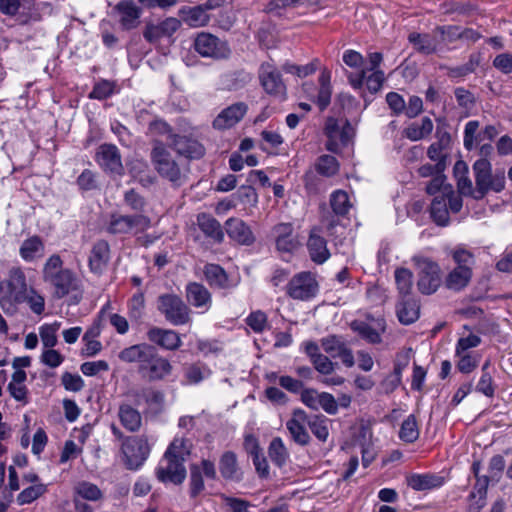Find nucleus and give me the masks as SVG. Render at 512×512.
I'll return each instance as SVG.
<instances>
[{
	"label": "nucleus",
	"mask_w": 512,
	"mask_h": 512,
	"mask_svg": "<svg viewBox=\"0 0 512 512\" xmlns=\"http://www.w3.org/2000/svg\"><path fill=\"white\" fill-rule=\"evenodd\" d=\"M43 280L52 289L53 296L58 299L81 289V280L72 270L63 268V261L56 254L46 261L43 267Z\"/></svg>",
	"instance_id": "obj_1"
},
{
	"label": "nucleus",
	"mask_w": 512,
	"mask_h": 512,
	"mask_svg": "<svg viewBox=\"0 0 512 512\" xmlns=\"http://www.w3.org/2000/svg\"><path fill=\"white\" fill-rule=\"evenodd\" d=\"M27 290L24 272L20 268H12L8 277L0 281V307L4 313L15 314L18 305L26 301Z\"/></svg>",
	"instance_id": "obj_2"
},
{
	"label": "nucleus",
	"mask_w": 512,
	"mask_h": 512,
	"mask_svg": "<svg viewBox=\"0 0 512 512\" xmlns=\"http://www.w3.org/2000/svg\"><path fill=\"white\" fill-rule=\"evenodd\" d=\"M151 162L161 177L177 186L183 183L185 176L179 162L160 139L153 140Z\"/></svg>",
	"instance_id": "obj_3"
},
{
	"label": "nucleus",
	"mask_w": 512,
	"mask_h": 512,
	"mask_svg": "<svg viewBox=\"0 0 512 512\" xmlns=\"http://www.w3.org/2000/svg\"><path fill=\"white\" fill-rule=\"evenodd\" d=\"M473 172L476 183V194L474 199H482L489 191L501 192L505 188L504 170H497L492 174L491 163L480 158L473 164Z\"/></svg>",
	"instance_id": "obj_4"
},
{
	"label": "nucleus",
	"mask_w": 512,
	"mask_h": 512,
	"mask_svg": "<svg viewBox=\"0 0 512 512\" xmlns=\"http://www.w3.org/2000/svg\"><path fill=\"white\" fill-rule=\"evenodd\" d=\"M412 262L419 269L417 287L422 294L431 295L441 283L439 265L428 257L416 255Z\"/></svg>",
	"instance_id": "obj_5"
},
{
	"label": "nucleus",
	"mask_w": 512,
	"mask_h": 512,
	"mask_svg": "<svg viewBox=\"0 0 512 512\" xmlns=\"http://www.w3.org/2000/svg\"><path fill=\"white\" fill-rule=\"evenodd\" d=\"M324 132L327 137L325 144L328 151L337 153L341 147L346 146L353 136V128L346 119L328 117Z\"/></svg>",
	"instance_id": "obj_6"
},
{
	"label": "nucleus",
	"mask_w": 512,
	"mask_h": 512,
	"mask_svg": "<svg viewBox=\"0 0 512 512\" xmlns=\"http://www.w3.org/2000/svg\"><path fill=\"white\" fill-rule=\"evenodd\" d=\"M318 282L311 272L295 274L286 285V294L294 300L308 301L316 296Z\"/></svg>",
	"instance_id": "obj_7"
},
{
	"label": "nucleus",
	"mask_w": 512,
	"mask_h": 512,
	"mask_svg": "<svg viewBox=\"0 0 512 512\" xmlns=\"http://www.w3.org/2000/svg\"><path fill=\"white\" fill-rule=\"evenodd\" d=\"M158 309L173 325H184L191 320L190 308L175 294L161 295L159 297Z\"/></svg>",
	"instance_id": "obj_8"
},
{
	"label": "nucleus",
	"mask_w": 512,
	"mask_h": 512,
	"mask_svg": "<svg viewBox=\"0 0 512 512\" xmlns=\"http://www.w3.org/2000/svg\"><path fill=\"white\" fill-rule=\"evenodd\" d=\"M95 160L98 165L111 175H124V166L119 149L113 144H102L97 148Z\"/></svg>",
	"instance_id": "obj_9"
},
{
	"label": "nucleus",
	"mask_w": 512,
	"mask_h": 512,
	"mask_svg": "<svg viewBox=\"0 0 512 512\" xmlns=\"http://www.w3.org/2000/svg\"><path fill=\"white\" fill-rule=\"evenodd\" d=\"M195 50L203 57L224 58L229 54L225 42L210 33L201 32L194 41Z\"/></svg>",
	"instance_id": "obj_10"
},
{
	"label": "nucleus",
	"mask_w": 512,
	"mask_h": 512,
	"mask_svg": "<svg viewBox=\"0 0 512 512\" xmlns=\"http://www.w3.org/2000/svg\"><path fill=\"white\" fill-rule=\"evenodd\" d=\"M259 79L264 90L275 96L283 97L286 93V86L281 78L280 72L271 63H263L259 69Z\"/></svg>",
	"instance_id": "obj_11"
},
{
	"label": "nucleus",
	"mask_w": 512,
	"mask_h": 512,
	"mask_svg": "<svg viewBox=\"0 0 512 512\" xmlns=\"http://www.w3.org/2000/svg\"><path fill=\"white\" fill-rule=\"evenodd\" d=\"M156 475L162 482L169 481L174 484H180L186 478L184 462L178 459L166 458L164 455L157 468Z\"/></svg>",
	"instance_id": "obj_12"
},
{
	"label": "nucleus",
	"mask_w": 512,
	"mask_h": 512,
	"mask_svg": "<svg viewBox=\"0 0 512 512\" xmlns=\"http://www.w3.org/2000/svg\"><path fill=\"white\" fill-rule=\"evenodd\" d=\"M306 425H308V415L302 409H295L292 417L286 422V428L292 439L301 446H306L310 442Z\"/></svg>",
	"instance_id": "obj_13"
},
{
	"label": "nucleus",
	"mask_w": 512,
	"mask_h": 512,
	"mask_svg": "<svg viewBox=\"0 0 512 512\" xmlns=\"http://www.w3.org/2000/svg\"><path fill=\"white\" fill-rule=\"evenodd\" d=\"M168 145L179 155L188 158H200L204 155V147L197 140L185 135L169 134Z\"/></svg>",
	"instance_id": "obj_14"
},
{
	"label": "nucleus",
	"mask_w": 512,
	"mask_h": 512,
	"mask_svg": "<svg viewBox=\"0 0 512 512\" xmlns=\"http://www.w3.org/2000/svg\"><path fill=\"white\" fill-rule=\"evenodd\" d=\"M272 234L276 248L280 252L291 253L299 246L291 223H279L273 227Z\"/></svg>",
	"instance_id": "obj_15"
},
{
	"label": "nucleus",
	"mask_w": 512,
	"mask_h": 512,
	"mask_svg": "<svg viewBox=\"0 0 512 512\" xmlns=\"http://www.w3.org/2000/svg\"><path fill=\"white\" fill-rule=\"evenodd\" d=\"M479 122L472 120L466 123L464 129V146L467 150H471L475 143H480L485 140L492 141L497 135L498 130L493 125H488L477 134Z\"/></svg>",
	"instance_id": "obj_16"
},
{
	"label": "nucleus",
	"mask_w": 512,
	"mask_h": 512,
	"mask_svg": "<svg viewBox=\"0 0 512 512\" xmlns=\"http://www.w3.org/2000/svg\"><path fill=\"white\" fill-rule=\"evenodd\" d=\"M186 300L193 307L206 312L212 305V296L209 290L201 283L190 282L185 288Z\"/></svg>",
	"instance_id": "obj_17"
},
{
	"label": "nucleus",
	"mask_w": 512,
	"mask_h": 512,
	"mask_svg": "<svg viewBox=\"0 0 512 512\" xmlns=\"http://www.w3.org/2000/svg\"><path fill=\"white\" fill-rule=\"evenodd\" d=\"M307 248L311 259L318 264H322L330 257L326 240L321 236V228L314 227L310 231Z\"/></svg>",
	"instance_id": "obj_18"
},
{
	"label": "nucleus",
	"mask_w": 512,
	"mask_h": 512,
	"mask_svg": "<svg viewBox=\"0 0 512 512\" xmlns=\"http://www.w3.org/2000/svg\"><path fill=\"white\" fill-rule=\"evenodd\" d=\"M180 26V20L174 17H169L157 25L148 24L143 36L148 42L152 43L162 37L172 36Z\"/></svg>",
	"instance_id": "obj_19"
},
{
	"label": "nucleus",
	"mask_w": 512,
	"mask_h": 512,
	"mask_svg": "<svg viewBox=\"0 0 512 512\" xmlns=\"http://www.w3.org/2000/svg\"><path fill=\"white\" fill-rule=\"evenodd\" d=\"M225 230L228 236L242 245H251L255 237L251 228L239 218H229L225 222Z\"/></svg>",
	"instance_id": "obj_20"
},
{
	"label": "nucleus",
	"mask_w": 512,
	"mask_h": 512,
	"mask_svg": "<svg viewBox=\"0 0 512 512\" xmlns=\"http://www.w3.org/2000/svg\"><path fill=\"white\" fill-rule=\"evenodd\" d=\"M139 370L143 377L159 380L171 373L172 366L167 359L154 353L145 365L139 367Z\"/></svg>",
	"instance_id": "obj_21"
},
{
	"label": "nucleus",
	"mask_w": 512,
	"mask_h": 512,
	"mask_svg": "<svg viewBox=\"0 0 512 512\" xmlns=\"http://www.w3.org/2000/svg\"><path fill=\"white\" fill-rule=\"evenodd\" d=\"M247 111L244 103H236L224 109L213 121L216 129H228L238 123Z\"/></svg>",
	"instance_id": "obj_22"
},
{
	"label": "nucleus",
	"mask_w": 512,
	"mask_h": 512,
	"mask_svg": "<svg viewBox=\"0 0 512 512\" xmlns=\"http://www.w3.org/2000/svg\"><path fill=\"white\" fill-rule=\"evenodd\" d=\"M489 477L478 478L467 498V512H480L486 505Z\"/></svg>",
	"instance_id": "obj_23"
},
{
	"label": "nucleus",
	"mask_w": 512,
	"mask_h": 512,
	"mask_svg": "<svg viewBox=\"0 0 512 512\" xmlns=\"http://www.w3.org/2000/svg\"><path fill=\"white\" fill-rule=\"evenodd\" d=\"M396 314L400 323L410 325L419 318L420 305L414 297H401L396 306Z\"/></svg>",
	"instance_id": "obj_24"
},
{
	"label": "nucleus",
	"mask_w": 512,
	"mask_h": 512,
	"mask_svg": "<svg viewBox=\"0 0 512 512\" xmlns=\"http://www.w3.org/2000/svg\"><path fill=\"white\" fill-rule=\"evenodd\" d=\"M110 258V249L106 241L96 242L89 256V267L92 272L100 274L106 268Z\"/></svg>",
	"instance_id": "obj_25"
},
{
	"label": "nucleus",
	"mask_w": 512,
	"mask_h": 512,
	"mask_svg": "<svg viewBox=\"0 0 512 512\" xmlns=\"http://www.w3.org/2000/svg\"><path fill=\"white\" fill-rule=\"evenodd\" d=\"M444 482V477L432 473L412 474L407 478L408 486L416 491L439 488Z\"/></svg>",
	"instance_id": "obj_26"
},
{
	"label": "nucleus",
	"mask_w": 512,
	"mask_h": 512,
	"mask_svg": "<svg viewBox=\"0 0 512 512\" xmlns=\"http://www.w3.org/2000/svg\"><path fill=\"white\" fill-rule=\"evenodd\" d=\"M148 337L167 350H176L182 344L179 334L173 330L153 328L148 332Z\"/></svg>",
	"instance_id": "obj_27"
},
{
	"label": "nucleus",
	"mask_w": 512,
	"mask_h": 512,
	"mask_svg": "<svg viewBox=\"0 0 512 512\" xmlns=\"http://www.w3.org/2000/svg\"><path fill=\"white\" fill-rule=\"evenodd\" d=\"M179 15L188 26L194 28L203 27L210 21V16L203 5L182 7Z\"/></svg>",
	"instance_id": "obj_28"
},
{
	"label": "nucleus",
	"mask_w": 512,
	"mask_h": 512,
	"mask_svg": "<svg viewBox=\"0 0 512 512\" xmlns=\"http://www.w3.org/2000/svg\"><path fill=\"white\" fill-rule=\"evenodd\" d=\"M472 278V268L455 267L445 278V286L452 291H461Z\"/></svg>",
	"instance_id": "obj_29"
},
{
	"label": "nucleus",
	"mask_w": 512,
	"mask_h": 512,
	"mask_svg": "<svg viewBox=\"0 0 512 512\" xmlns=\"http://www.w3.org/2000/svg\"><path fill=\"white\" fill-rule=\"evenodd\" d=\"M206 281L210 286L219 289H228L233 285L230 284L225 270L216 264H207L204 268Z\"/></svg>",
	"instance_id": "obj_30"
},
{
	"label": "nucleus",
	"mask_w": 512,
	"mask_h": 512,
	"mask_svg": "<svg viewBox=\"0 0 512 512\" xmlns=\"http://www.w3.org/2000/svg\"><path fill=\"white\" fill-rule=\"evenodd\" d=\"M383 60V56L380 52H373L369 54V68H362L358 73L348 74V81L354 89H360L366 78L368 71L374 72L380 70L379 66Z\"/></svg>",
	"instance_id": "obj_31"
},
{
	"label": "nucleus",
	"mask_w": 512,
	"mask_h": 512,
	"mask_svg": "<svg viewBox=\"0 0 512 512\" xmlns=\"http://www.w3.org/2000/svg\"><path fill=\"white\" fill-rule=\"evenodd\" d=\"M197 224L201 231L208 237L216 242H221L224 238V233L220 223L208 214H200L197 217Z\"/></svg>",
	"instance_id": "obj_32"
},
{
	"label": "nucleus",
	"mask_w": 512,
	"mask_h": 512,
	"mask_svg": "<svg viewBox=\"0 0 512 512\" xmlns=\"http://www.w3.org/2000/svg\"><path fill=\"white\" fill-rule=\"evenodd\" d=\"M150 446L146 437L141 436L133 440L132 454L130 455V469L139 468L148 458Z\"/></svg>",
	"instance_id": "obj_33"
},
{
	"label": "nucleus",
	"mask_w": 512,
	"mask_h": 512,
	"mask_svg": "<svg viewBox=\"0 0 512 512\" xmlns=\"http://www.w3.org/2000/svg\"><path fill=\"white\" fill-rule=\"evenodd\" d=\"M331 73L328 70H323L319 76V89L316 96V104L320 110H325L331 101L332 88L330 84Z\"/></svg>",
	"instance_id": "obj_34"
},
{
	"label": "nucleus",
	"mask_w": 512,
	"mask_h": 512,
	"mask_svg": "<svg viewBox=\"0 0 512 512\" xmlns=\"http://www.w3.org/2000/svg\"><path fill=\"white\" fill-rule=\"evenodd\" d=\"M455 176L457 177V189L460 194L474 198L476 189H473L472 181L468 177V167L463 161H458L454 166Z\"/></svg>",
	"instance_id": "obj_35"
},
{
	"label": "nucleus",
	"mask_w": 512,
	"mask_h": 512,
	"mask_svg": "<svg viewBox=\"0 0 512 512\" xmlns=\"http://www.w3.org/2000/svg\"><path fill=\"white\" fill-rule=\"evenodd\" d=\"M409 42L420 53L432 54L436 52L438 43L436 39L430 34L410 33L408 36Z\"/></svg>",
	"instance_id": "obj_36"
},
{
	"label": "nucleus",
	"mask_w": 512,
	"mask_h": 512,
	"mask_svg": "<svg viewBox=\"0 0 512 512\" xmlns=\"http://www.w3.org/2000/svg\"><path fill=\"white\" fill-rule=\"evenodd\" d=\"M430 214L434 222L439 226H446L449 223V210L447 208V202L443 195H437L434 197L431 207Z\"/></svg>",
	"instance_id": "obj_37"
},
{
	"label": "nucleus",
	"mask_w": 512,
	"mask_h": 512,
	"mask_svg": "<svg viewBox=\"0 0 512 512\" xmlns=\"http://www.w3.org/2000/svg\"><path fill=\"white\" fill-rule=\"evenodd\" d=\"M399 298L412 297L413 273L407 268H397L394 273Z\"/></svg>",
	"instance_id": "obj_38"
},
{
	"label": "nucleus",
	"mask_w": 512,
	"mask_h": 512,
	"mask_svg": "<svg viewBox=\"0 0 512 512\" xmlns=\"http://www.w3.org/2000/svg\"><path fill=\"white\" fill-rule=\"evenodd\" d=\"M43 252L44 244L38 236L26 239L20 247V255L25 261H32L37 257H41Z\"/></svg>",
	"instance_id": "obj_39"
},
{
	"label": "nucleus",
	"mask_w": 512,
	"mask_h": 512,
	"mask_svg": "<svg viewBox=\"0 0 512 512\" xmlns=\"http://www.w3.org/2000/svg\"><path fill=\"white\" fill-rule=\"evenodd\" d=\"M482 56L480 53H473L469 56L467 63L456 67H445L450 78H461L473 73L480 65Z\"/></svg>",
	"instance_id": "obj_40"
},
{
	"label": "nucleus",
	"mask_w": 512,
	"mask_h": 512,
	"mask_svg": "<svg viewBox=\"0 0 512 512\" xmlns=\"http://www.w3.org/2000/svg\"><path fill=\"white\" fill-rule=\"evenodd\" d=\"M191 444L184 438H174L165 451L166 458L178 459L185 462L190 455Z\"/></svg>",
	"instance_id": "obj_41"
},
{
	"label": "nucleus",
	"mask_w": 512,
	"mask_h": 512,
	"mask_svg": "<svg viewBox=\"0 0 512 512\" xmlns=\"http://www.w3.org/2000/svg\"><path fill=\"white\" fill-rule=\"evenodd\" d=\"M433 130V123L430 118L424 117L420 124H412L405 130V135L412 141L420 140L428 136Z\"/></svg>",
	"instance_id": "obj_42"
},
{
	"label": "nucleus",
	"mask_w": 512,
	"mask_h": 512,
	"mask_svg": "<svg viewBox=\"0 0 512 512\" xmlns=\"http://www.w3.org/2000/svg\"><path fill=\"white\" fill-rule=\"evenodd\" d=\"M268 453L272 462L279 467L283 466L289 457L287 448L279 437H276L271 441Z\"/></svg>",
	"instance_id": "obj_43"
},
{
	"label": "nucleus",
	"mask_w": 512,
	"mask_h": 512,
	"mask_svg": "<svg viewBox=\"0 0 512 512\" xmlns=\"http://www.w3.org/2000/svg\"><path fill=\"white\" fill-rule=\"evenodd\" d=\"M328 419L323 415L308 416V426L317 439L325 442L329 436Z\"/></svg>",
	"instance_id": "obj_44"
},
{
	"label": "nucleus",
	"mask_w": 512,
	"mask_h": 512,
	"mask_svg": "<svg viewBox=\"0 0 512 512\" xmlns=\"http://www.w3.org/2000/svg\"><path fill=\"white\" fill-rule=\"evenodd\" d=\"M316 171L325 177H332L339 171V163L334 156L322 155L315 164Z\"/></svg>",
	"instance_id": "obj_45"
},
{
	"label": "nucleus",
	"mask_w": 512,
	"mask_h": 512,
	"mask_svg": "<svg viewBox=\"0 0 512 512\" xmlns=\"http://www.w3.org/2000/svg\"><path fill=\"white\" fill-rule=\"evenodd\" d=\"M399 437L407 443L415 442L419 437V428L414 415H409L402 423Z\"/></svg>",
	"instance_id": "obj_46"
},
{
	"label": "nucleus",
	"mask_w": 512,
	"mask_h": 512,
	"mask_svg": "<svg viewBox=\"0 0 512 512\" xmlns=\"http://www.w3.org/2000/svg\"><path fill=\"white\" fill-rule=\"evenodd\" d=\"M350 326L354 332L358 333L369 343L377 344L381 342L380 333L371 327L368 323L363 321H353Z\"/></svg>",
	"instance_id": "obj_47"
},
{
	"label": "nucleus",
	"mask_w": 512,
	"mask_h": 512,
	"mask_svg": "<svg viewBox=\"0 0 512 512\" xmlns=\"http://www.w3.org/2000/svg\"><path fill=\"white\" fill-rule=\"evenodd\" d=\"M61 327V323L55 321L51 324H44L39 328V335L42 341V344L45 348H53L56 346L57 340V332Z\"/></svg>",
	"instance_id": "obj_48"
},
{
	"label": "nucleus",
	"mask_w": 512,
	"mask_h": 512,
	"mask_svg": "<svg viewBox=\"0 0 512 512\" xmlns=\"http://www.w3.org/2000/svg\"><path fill=\"white\" fill-rule=\"evenodd\" d=\"M210 370L201 364H191L185 368L184 377L188 384H198L210 375Z\"/></svg>",
	"instance_id": "obj_49"
},
{
	"label": "nucleus",
	"mask_w": 512,
	"mask_h": 512,
	"mask_svg": "<svg viewBox=\"0 0 512 512\" xmlns=\"http://www.w3.org/2000/svg\"><path fill=\"white\" fill-rule=\"evenodd\" d=\"M321 346L327 354L335 358L346 346V341L342 336L328 335L321 339Z\"/></svg>",
	"instance_id": "obj_50"
},
{
	"label": "nucleus",
	"mask_w": 512,
	"mask_h": 512,
	"mask_svg": "<svg viewBox=\"0 0 512 512\" xmlns=\"http://www.w3.org/2000/svg\"><path fill=\"white\" fill-rule=\"evenodd\" d=\"M456 356L459 358L456 367L461 373L464 374H469L474 371L477 368L481 358L478 353H462L456 354Z\"/></svg>",
	"instance_id": "obj_51"
},
{
	"label": "nucleus",
	"mask_w": 512,
	"mask_h": 512,
	"mask_svg": "<svg viewBox=\"0 0 512 512\" xmlns=\"http://www.w3.org/2000/svg\"><path fill=\"white\" fill-rule=\"evenodd\" d=\"M220 472L224 478L233 479L237 473V459L233 452L223 454L219 464Z\"/></svg>",
	"instance_id": "obj_52"
},
{
	"label": "nucleus",
	"mask_w": 512,
	"mask_h": 512,
	"mask_svg": "<svg viewBox=\"0 0 512 512\" xmlns=\"http://www.w3.org/2000/svg\"><path fill=\"white\" fill-rule=\"evenodd\" d=\"M75 492L83 499L97 501L102 497V492L97 485L81 481L75 486Z\"/></svg>",
	"instance_id": "obj_53"
},
{
	"label": "nucleus",
	"mask_w": 512,
	"mask_h": 512,
	"mask_svg": "<svg viewBox=\"0 0 512 512\" xmlns=\"http://www.w3.org/2000/svg\"><path fill=\"white\" fill-rule=\"evenodd\" d=\"M330 204L334 213L337 215L347 214L351 207L348 194L342 190L332 194Z\"/></svg>",
	"instance_id": "obj_54"
},
{
	"label": "nucleus",
	"mask_w": 512,
	"mask_h": 512,
	"mask_svg": "<svg viewBox=\"0 0 512 512\" xmlns=\"http://www.w3.org/2000/svg\"><path fill=\"white\" fill-rule=\"evenodd\" d=\"M154 353V348L146 344L130 346V362L137 361L140 363L139 367L143 366Z\"/></svg>",
	"instance_id": "obj_55"
},
{
	"label": "nucleus",
	"mask_w": 512,
	"mask_h": 512,
	"mask_svg": "<svg viewBox=\"0 0 512 512\" xmlns=\"http://www.w3.org/2000/svg\"><path fill=\"white\" fill-rule=\"evenodd\" d=\"M437 136H438V141L435 142V143H432L429 148H428V151H427V154H428V157L432 160V161H438L441 159V151L448 147V145L450 144V140H451V137H450V134L448 132H443V133H439L437 132Z\"/></svg>",
	"instance_id": "obj_56"
},
{
	"label": "nucleus",
	"mask_w": 512,
	"mask_h": 512,
	"mask_svg": "<svg viewBox=\"0 0 512 512\" xmlns=\"http://www.w3.org/2000/svg\"><path fill=\"white\" fill-rule=\"evenodd\" d=\"M46 487L43 484H37L24 489L17 497L20 505L29 504L43 495Z\"/></svg>",
	"instance_id": "obj_57"
},
{
	"label": "nucleus",
	"mask_w": 512,
	"mask_h": 512,
	"mask_svg": "<svg viewBox=\"0 0 512 512\" xmlns=\"http://www.w3.org/2000/svg\"><path fill=\"white\" fill-rule=\"evenodd\" d=\"M318 60H314L306 65H296L292 63H285L283 70L290 74H296L298 77H306L313 74L317 69Z\"/></svg>",
	"instance_id": "obj_58"
},
{
	"label": "nucleus",
	"mask_w": 512,
	"mask_h": 512,
	"mask_svg": "<svg viewBox=\"0 0 512 512\" xmlns=\"http://www.w3.org/2000/svg\"><path fill=\"white\" fill-rule=\"evenodd\" d=\"M204 489V481L197 465L190 468V496L197 497Z\"/></svg>",
	"instance_id": "obj_59"
},
{
	"label": "nucleus",
	"mask_w": 512,
	"mask_h": 512,
	"mask_svg": "<svg viewBox=\"0 0 512 512\" xmlns=\"http://www.w3.org/2000/svg\"><path fill=\"white\" fill-rule=\"evenodd\" d=\"M246 323L254 332L260 333L267 326V316L264 312L258 310L247 317Z\"/></svg>",
	"instance_id": "obj_60"
},
{
	"label": "nucleus",
	"mask_w": 512,
	"mask_h": 512,
	"mask_svg": "<svg viewBox=\"0 0 512 512\" xmlns=\"http://www.w3.org/2000/svg\"><path fill=\"white\" fill-rule=\"evenodd\" d=\"M480 343H481V339L477 335L470 334L467 337H462L457 342L455 354L473 353L470 350L472 348L477 347Z\"/></svg>",
	"instance_id": "obj_61"
},
{
	"label": "nucleus",
	"mask_w": 512,
	"mask_h": 512,
	"mask_svg": "<svg viewBox=\"0 0 512 512\" xmlns=\"http://www.w3.org/2000/svg\"><path fill=\"white\" fill-rule=\"evenodd\" d=\"M452 257L457 264L456 267L472 268L474 264V255L463 248L455 249L452 253Z\"/></svg>",
	"instance_id": "obj_62"
},
{
	"label": "nucleus",
	"mask_w": 512,
	"mask_h": 512,
	"mask_svg": "<svg viewBox=\"0 0 512 512\" xmlns=\"http://www.w3.org/2000/svg\"><path fill=\"white\" fill-rule=\"evenodd\" d=\"M61 382L66 390L78 392L84 387L83 379L77 374L63 373Z\"/></svg>",
	"instance_id": "obj_63"
},
{
	"label": "nucleus",
	"mask_w": 512,
	"mask_h": 512,
	"mask_svg": "<svg viewBox=\"0 0 512 512\" xmlns=\"http://www.w3.org/2000/svg\"><path fill=\"white\" fill-rule=\"evenodd\" d=\"M493 67L503 74L512 73V54L501 53L493 60Z\"/></svg>",
	"instance_id": "obj_64"
}]
</instances>
